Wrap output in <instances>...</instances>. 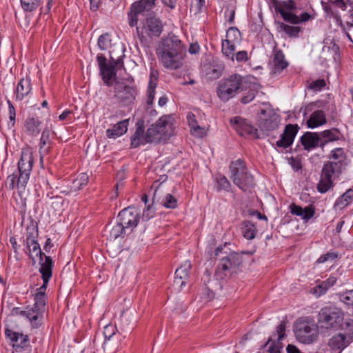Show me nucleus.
Here are the masks:
<instances>
[{
    "label": "nucleus",
    "mask_w": 353,
    "mask_h": 353,
    "mask_svg": "<svg viewBox=\"0 0 353 353\" xmlns=\"http://www.w3.org/2000/svg\"><path fill=\"white\" fill-rule=\"evenodd\" d=\"M157 54L163 67L169 70H176L183 65L186 50L176 36L170 35L162 39Z\"/></svg>",
    "instance_id": "nucleus-1"
},
{
    "label": "nucleus",
    "mask_w": 353,
    "mask_h": 353,
    "mask_svg": "<svg viewBox=\"0 0 353 353\" xmlns=\"http://www.w3.org/2000/svg\"><path fill=\"white\" fill-rule=\"evenodd\" d=\"M34 159L32 152L30 149L21 151V158L18 163L19 175L10 174L6 181V185L10 190H13L15 186L19 190H23L29 180L30 172L32 169Z\"/></svg>",
    "instance_id": "nucleus-2"
},
{
    "label": "nucleus",
    "mask_w": 353,
    "mask_h": 353,
    "mask_svg": "<svg viewBox=\"0 0 353 353\" xmlns=\"http://www.w3.org/2000/svg\"><path fill=\"white\" fill-rule=\"evenodd\" d=\"M26 245L30 257L34 260V254L39 256V272L41 274L43 285L41 289H46L50 279L52 276V261L50 256L43 255L40 245L35 239L32 232H28L26 235Z\"/></svg>",
    "instance_id": "nucleus-3"
},
{
    "label": "nucleus",
    "mask_w": 353,
    "mask_h": 353,
    "mask_svg": "<svg viewBox=\"0 0 353 353\" xmlns=\"http://www.w3.org/2000/svg\"><path fill=\"white\" fill-rule=\"evenodd\" d=\"M163 30V24L159 17L154 15L147 17L137 27V36L142 46H149V39L160 37Z\"/></svg>",
    "instance_id": "nucleus-4"
},
{
    "label": "nucleus",
    "mask_w": 353,
    "mask_h": 353,
    "mask_svg": "<svg viewBox=\"0 0 353 353\" xmlns=\"http://www.w3.org/2000/svg\"><path fill=\"white\" fill-rule=\"evenodd\" d=\"M294 332L301 343L311 344L317 340L320 330L317 323L312 319L304 317L295 322Z\"/></svg>",
    "instance_id": "nucleus-5"
},
{
    "label": "nucleus",
    "mask_w": 353,
    "mask_h": 353,
    "mask_svg": "<svg viewBox=\"0 0 353 353\" xmlns=\"http://www.w3.org/2000/svg\"><path fill=\"white\" fill-rule=\"evenodd\" d=\"M229 168L230 179L241 190L246 192L254 187L253 176L249 172L243 161L238 159L232 161Z\"/></svg>",
    "instance_id": "nucleus-6"
},
{
    "label": "nucleus",
    "mask_w": 353,
    "mask_h": 353,
    "mask_svg": "<svg viewBox=\"0 0 353 353\" xmlns=\"http://www.w3.org/2000/svg\"><path fill=\"white\" fill-rule=\"evenodd\" d=\"M343 319V312L336 307L322 308L318 314L317 319L320 332L323 334L329 330H336L342 325Z\"/></svg>",
    "instance_id": "nucleus-7"
},
{
    "label": "nucleus",
    "mask_w": 353,
    "mask_h": 353,
    "mask_svg": "<svg viewBox=\"0 0 353 353\" xmlns=\"http://www.w3.org/2000/svg\"><path fill=\"white\" fill-rule=\"evenodd\" d=\"M173 124L170 118L162 117L147 130V138L150 143H159L166 141L173 134Z\"/></svg>",
    "instance_id": "nucleus-8"
},
{
    "label": "nucleus",
    "mask_w": 353,
    "mask_h": 353,
    "mask_svg": "<svg viewBox=\"0 0 353 353\" xmlns=\"http://www.w3.org/2000/svg\"><path fill=\"white\" fill-rule=\"evenodd\" d=\"M242 77L235 74L230 75L228 78L223 79L219 81L216 88V93L219 98L224 102L233 98L241 88Z\"/></svg>",
    "instance_id": "nucleus-9"
},
{
    "label": "nucleus",
    "mask_w": 353,
    "mask_h": 353,
    "mask_svg": "<svg viewBox=\"0 0 353 353\" xmlns=\"http://www.w3.org/2000/svg\"><path fill=\"white\" fill-rule=\"evenodd\" d=\"M342 163L328 162L325 163L322 169L321 179L317 185V190L321 193L326 192L333 186V179L337 177L341 172Z\"/></svg>",
    "instance_id": "nucleus-10"
},
{
    "label": "nucleus",
    "mask_w": 353,
    "mask_h": 353,
    "mask_svg": "<svg viewBox=\"0 0 353 353\" xmlns=\"http://www.w3.org/2000/svg\"><path fill=\"white\" fill-rule=\"evenodd\" d=\"M296 3L292 0L279 2L275 6V10L281 14L285 21L289 23L298 24L310 19L311 15L307 12H303L300 16L292 13L293 11L296 10Z\"/></svg>",
    "instance_id": "nucleus-11"
},
{
    "label": "nucleus",
    "mask_w": 353,
    "mask_h": 353,
    "mask_svg": "<svg viewBox=\"0 0 353 353\" xmlns=\"http://www.w3.org/2000/svg\"><path fill=\"white\" fill-rule=\"evenodd\" d=\"M114 92L117 100L123 105H129L132 103L137 94L133 85L126 84L124 82L116 83Z\"/></svg>",
    "instance_id": "nucleus-12"
},
{
    "label": "nucleus",
    "mask_w": 353,
    "mask_h": 353,
    "mask_svg": "<svg viewBox=\"0 0 353 353\" xmlns=\"http://www.w3.org/2000/svg\"><path fill=\"white\" fill-rule=\"evenodd\" d=\"M118 219L119 222L130 232L139 222V213L134 208L128 207L119 212Z\"/></svg>",
    "instance_id": "nucleus-13"
},
{
    "label": "nucleus",
    "mask_w": 353,
    "mask_h": 353,
    "mask_svg": "<svg viewBox=\"0 0 353 353\" xmlns=\"http://www.w3.org/2000/svg\"><path fill=\"white\" fill-rule=\"evenodd\" d=\"M154 189L153 200H157L161 205L166 208L174 209L177 207V200L170 193L165 194L163 196L161 194L164 192V186L158 181L154 182L152 189Z\"/></svg>",
    "instance_id": "nucleus-14"
},
{
    "label": "nucleus",
    "mask_w": 353,
    "mask_h": 353,
    "mask_svg": "<svg viewBox=\"0 0 353 353\" xmlns=\"http://www.w3.org/2000/svg\"><path fill=\"white\" fill-rule=\"evenodd\" d=\"M352 341L353 336L352 334L339 333L330 339L327 345L332 351L341 353Z\"/></svg>",
    "instance_id": "nucleus-15"
},
{
    "label": "nucleus",
    "mask_w": 353,
    "mask_h": 353,
    "mask_svg": "<svg viewBox=\"0 0 353 353\" xmlns=\"http://www.w3.org/2000/svg\"><path fill=\"white\" fill-rule=\"evenodd\" d=\"M230 123L239 135H250L257 137V130L242 117H235L231 119Z\"/></svg>",
    "instance_id": "nucleus-16"
},
{
    "label": "nucleus",
    "mask_w": 353,
    "mask_h": 353,
    "mask_svg": "<svg viewBox=\"0 0 353 353\" xmlns=\"http://www.w3.org/2000/svg\"><path fill=\"white\" fill-rule=\"evenodd\" d=\"M122 65L123 62L120 59L117 60L112 59L108 63V66L100 70L102 79L108 86L112 85L116 79L115 67Z\"/></svg>",
    "instance_id": "nucleus-17"
},
{
    "label": "nucleus",
    "mask_w": 353,
    "mask_h": 353,
    "mask_svg": "<svg viewBox=\"0 0 353 353\" xmlns=\"http://www.w3.org/2000/svg\"><path fill=\"white\" fill-rule=\"evenodd\" d=\"M5 335L12 343L13 347L17 351L19 348H24L28 346L29 337L27 334H23L6 327Z\"/></svg>",
    "instance_id": "nucleus-18"
},
{
    "label": "nucleus",
    "mask_w": 353,
    "mask_h": 353,
    "mask_svg": "<svg viewBox=\"0 0 353 353\" xmlns=\"http://www.w3.org/2000/svg\"><path fill=\"white\" fill-rule=\"evenodd\" d=\"M147 137V132H145L144 130V121L143 120H139L136 123L135 132L130 138L131 147L136 148L141 145H145L150 143Z\"/></svg>",
    "instance_id": "nucleus-19"
},
{
    "label": "nucleus",
    "mask_w": 353,
    "mask_h": 353,
    "mask_svg": "<svg viewBox=\"0 0 353 353\" xmlns=\"http://www.w3.org/2000/svg\"><path fill=\"white\" fill-rule=\"evenodd\" d=\"M297 132V125H287L283 133L281 135V139L276 141V145L283 148L289 147L292 143Z\"/></svg>",
    "instance_id": "nucleus-20"
},
{
    "label": "nucleus",
    "mask_w": 353,
    "mask_h": 353,
    "mask_svg": "<svg viewBox=\"0 0 353 353\" xmlns=\"http://www.w3.org/2000/svg\"><path fill=\"white\" fill-rule=\"evenodd\" d=\"M241 256L236 252L230 253L221 259L219 268L223 271H235L241 263Z\"/></svg>",
    "instance_id": "nucleus-21"
},
{
    "label": "nucleus",
    "mask_w": 353,
    "mask_h": 353,
    "mask_svg": "<svg viewBox=\"0 0 353 353\" xmlns=\"http://www.w3.org/2000/svg\"><path fill=\"white\" fill-rule=\"evenodd\" d=\"M191 268L190 261H185L182 265L177 268L175 271V276L174 279V285L178 289H181L185 285L188 279V272Z\"/></svg>",
    "instance_id": "nucleus-22"
},
{
    "label": "nucleus",
    "mask_w": 353,
    "mask_h": 353,
    "mask_svg": "<svg viewBox=\"0 0 353 353\" xmlns=\"http://www.w3.org/2000/svg\"><path fill=\"white\" fill-rule=\"evenodd\" d=\"M12 314L15 316H21L26 317L30 321L31 326L34 329L39 328L42 324L40 322V316L38 313H35L31 308H27L22 310L19 307H14L12 310Z\"/></svg>",
    "instance_id": "nucleus-23"
},
{
    "label": "nucleus",
    "mask_w": 353,
    "mask_h": 353,
    "mask_svg": "<svg viewBox=\"0 0 353 353\" xmlns=\"http://www.w3.org/2000/svg\"><path fill=\"white\" fill-rule=\"evenodd\" d=\"M271 63L272 65V72L274 74L280 73L288 65V63L285 60V56L281 50L276 48L274 49Z\"/></svg>",
    "instance_id": "nucleus-24"
},
{
    "label": "nucleus",
    "mask_w": 353,
    "mask_h": 353,
    "mask_svg": "<svg viewBox=\"0 0 353 353\" xmlns=\"http://www.w3.org/2000/svg\"><path fill=\"white\" fill-rule=\"evenodd\" d=\"M52 134V128L46 126L42 132L39 146L40 158L42 159L45 154H47L50 149L51 148L52 142L50 139V135Z\"/></svg>",
    "instance_id": "nucleus-25"
},
{
    "label": "nucleus",
    "mask_w": 353,
    "mask_h": 353,
    "mask_svg": "<svg viewBox=\"0 0 353 353\" xmlns=\"http://www.w3.org/2000/svg\"><path fill=\"white\" fill-rule=\"evenodd\" d=\"M240 89L243 92L241 102L247 104L254 99L259 91V85L255 83H245L241 84Z\"/></svg>",
    "instance_id": "nucleus-26"
},
{
    "label": "nucleus",
    "mask_w": 353,
    "mask_h": 353,
    "mask_svg": "<svg viewBox=\"0 0 353 353\" xmlns=\"http://www.w3.org/2000/svg\"><path fill=\"white\" fill-rule=\"evenodd\" d=\"M301 142L305 150H310L316 147L321 146V137L316 132H305L301 138Z\"/></svg>",
    "instance_id": "nucleus-27"
},
{
    "label": "nucleus",
    "mask_w": 353,
    "mask_h": 353,
    "mask_svg": "<svg viewBox=\"0 0 353 353\" xmlns=\"http://www.w3.org/2000/svg\"><path fill=\"white\" fill-rule=\"evenodd\" d=\"M129 125V119H124L118 121L117 123L113 125L111 128H108L105 131L106 136L108 139H115L123 134H124L127 130Z\"/></svg>",
    "instance_id": "nucleus-28"
},
{
    "label": "nucleus",
    "mask_w": 353,
    "mask_h": 353,
    "mask_svg": "<svg viewBox=\"0 0 353 353\" xmlns=\"http://www.w3.org/2000/svg\"><path fill=\"white\" fill-rule=\"evenodd\" d=\"M43 288L41 289V286L39 288V292L35 294L34 304L31 307L35 313H38L40 316V322L42 323L43 319V313L45 311L46 299H45V290Z\"/></svg>",
    "instance_id": "nucleus-29"
},
{
    "label": "nucleus",
    "mask_w": 353,
    "mask_h": 353,
    "mask_svg": "<svg viewBox=\"0 0 353 353\" xmlns=\"http://www.w3.org/2000/svg\"><path fill=\"white\" fill-rule=\"evenodd\" d=\"M32 87L30 84V79L27 77L26 78H22L18 83L16 90L15 96L16 99L21 101L27 96L31 91Z\"/></svg>",
    "instance_id": "nucleus-30"
},
{
    "label": "nucleus",
    "mask_w": 353,
    "mask_h": 353,
    "mask_svg": "<svg viewBox=\"0 0 353 353\" xmlns=\"http://www.w3.org/2000/svg\"><path fill=\"white\" fill-rule=\"evenodd\" d=\"M41 125V121L39 118L29 116L24 122L25 130L28 134L36 137L40 132Z\"/></svg>",
    "instance_id": "nucleus-31"
},
{
    "label": "nucleus",
    "mask_w": 353,
    "mask_h": 353,
    "mask_svg": "<svg viewBox=\"0 0 353 353\" xmlns=\"http://www.w3.org/2000/svg\"><path fill=\"white\" fill-rule=\"evenodd\" d=\"M325 114L322 110H316L311 114L306 122L309 128H315L326 123Z\"/></svg>",
    "instance_id": "nucleus-32"
},
{
    "label": "nucleus",
    "mask_w": 353,
    "mask_h": 353,
    "mask_svg": "<svg viewBox=\"0 0 353 353\" xmlns=\"http://www.w3.org/2000/svg\"><path fill=\"white\" fill-rule=\"evenodd\" d=\"M157 0H139L132 4V10L137 12L149 11L153 8Z\"/></svg>",
    "instance_id": "nucleus-33"
},
{
    "label": "nucleus",
    "mask_w": 353,
    "mask_h": 353,
    "mask_svg": "<svg viewBox=\"0 0 353 353\" xmlns=\"http://www.w3.org/2000/svg\"><path fill=\"white\" fill-rule=\"evenodd\" d=\"M110 231H109V236L108 239L110 241H114L117 239L119 237H123L124 235L128 232L127 229L124 228L119 221L118 223L113 225L110 226L109 225Z\"/></svg>",
    "instance_id": "nucleus-34"
},
{
    "label": "nucleus",
    "mask_w": 353,
    "mask_h": 353,
    "mask_svg": "<svg viewBox=\"0 0 353 353\" xmlns=\"http://www.w3.org/2000/svg\"><path fill=\"white\" fill-rule=\"evenodd\" d=\"M241 230L243 236L249 240L253 239L256 234L255 225L248 221L243 222Z\"/></svg>",
    "instance_id": "nucleus-35"
},
{
    "label": "nucleus",
    "mask_w": 353,
    "mask_h": 353,
    "mask_svg": "<svg viewBox=\"0 0 353 353\" xmlns=\"http://www.w3.org/2000/svg\"><path fill=\"white\" fill-rule=\"evenodd\" d=\"M353 198V190L348 189L345 193L343 194L336 201L335 207L342 209L347 206Z\"/></svg>",
    "instance_id": "nucleus-36"
},
{
    "label": "nucleus",
    "mask_w": 353,
    "mask_h": 353,
    "mask_svg": "<svg viewBox=\"0 0 353 353\" xmlns=\"http://www.w3.org/2000/svg\"><path fill=\"white\" fill-rule=\"evenodd\" d=\"M336 130H327L319 134L321 137V147H323L327 143L335 141L338 139L336 136Z\"/></svg>",
    "instance_id": "nucleus-37"
},
{
    "label": "nucleus",
    "mask_w": 353,
    "mask_h": 353,
    "mask_svg": "<svg viewBox=\"0 0 353 353\" xmlns=\"http://www.w3.org/2000/svg\"><path fill=\"white\" fill-rule=\"evenodd\" d=\"M235 43L224 40L222 42V52L228 58L234 61V59Z\"/></svg>",
    "instance_id": "nucleus-38"
},
{
    "label": "nucleus",
    "mask_w": 353,
    "mask_h": 353,
    "mask_svg": "<svg viewBox=\"0 0 353 353\" xmlns=\"http://www.w3.org/2000/svg\"><path fill=\"white\" fill-rule=\"evenodd\" d=\"M280 29L285 32L290 37H296L301 32V28L297 26H291L283 22L279 23Z\"/></svg>",
    "instance_id": "nucleus-39"
},
{
    "label": "nucleus",
    "mask_w": 353,
    "mask_h": 353,
    "mask_svg": "<svg viewBox=\"0 0 353 353\" xmlns=\"http://www.w3.org/2000/svg\"><path fill=\"white\" fill-rule=\"evenodd\" d=\"M89 176L86 173H81L73 181L72 188L74 190H80L83 185H86L88 181Z\"/></svg>",
    "instance_id": "nucleus-40"
},
{
    "label": "nucleus",
    "mask_w": 353,
    "mask_h": 353,
    "mask_svg": "<svg viewBox=\"0 0 353 353\" xmlns=\"http://www.w3.org/2000/svg\"><path fill=\"white\" fill-rule=\"evenodd\" d=\"M20 1L25 12H32L38 8L41 0H20Z\"/></svg>",
    "instance_id": "nucleus-41"
},
{
    "label": "nucleus",
    "mask_w": 353,
    "mask_h": 353,
    "mask_svg": "<svg viewBox=\"0 0 353 353\" xmlns=\"http://www.w3.org/2000/svg\"><path fill=\"white\" fill-rule=\"evenodd\" d=\"M231 186L230 181L225 176H218L216 179V188L218 191H229Z\"/></svg>",
    "instance_id": "nucleus-42"
},
{
    "label": "nucleus",
    "mask_w": 353,
    "mask_h": 353,
    "mask_svg": "<svg viewBox=\"0 0 353 353\" xmlns=\"http://www.w3.org/2000/svg\"><path fill=\"white\" fill-rule=\"evenodd\" d=\"M111 46V38L108 33L101 34L98 39V46L101 50H106Z\"/></svg>",
    "instance_id": "nucleus-43"
},
{
    "label": "nucleus",
    "mask_w": 353,
    "mask_h": 353,
    "mask_svg": "<svg viewBox=\"0 0 353 353\" xmlns=\"http://www.w3.org/2000/svg\"><path fill=\"white\" fill-rule=\"evenodd\" d=\"M279 119L275 115L270 119H265L263 122V128L265 130H273L278 128Z\"/></svg>",
    "instance_id": "nucleus-44"
},
{
    "label": "nucleus",
    "mask_w": 353,
    "mask_h": 353,
    "mask_svg": "<svg viewBox=\"0 0 353 353\" xmlns=\"http://www.w3.org/2000/svg\"><path fill=\"white\" fill-rule=\"evenodd\" d=\"M240 35V32L236 28H230L226 32V39L225 40L236 43L239 40Z\"/></svg>",
    "instance_id": "nucleus-45"
},
{
    "label": "nucleus",
    "mask_w": 353,
    "mask_h": 353,
    "mask_svg": "<svg viewBox=\"0 0 353 353\" xmlns=\"http://www.w3.org/2000/svg\"><path fill=\"white\" fill-rule=\"evenodd\" d=\"M157 87V82L150 79L147 90V103L150 105L152 103L155 95V89Z\"/></svg>",
    "instance_id": "nucleus-46"
},
{
    "label": "nucleus",
    "mask_w": 353,
    "mask_h": 353,
    "mask_svg": "<svg viewBox=\"0 0 353 353\" xmlns=\"http://www.w3.org/2000/svg\"><path fill=\"white\" fill-rule=\"evenodd\" d=\"M314 213H315L314 206L313 205H310L305 207V208H303V210H302L303 215L301 216V218L304 221H307L314 215Z\"/></svg>",
    "instance_id": "nucleus-47"
},
{
    "label": "nucleus",
    "mask_w": 353,
    "mask_h": 353,
    "mask_svg": "<svg viewBox=\"0 0 353 353\" xmlns=\"http://www.w3.org/2000/svg\"><path fill=\"white\" fill-rule=\"evenodd\" d=\"M325 81L324 79H317L312 81L308 85V88L315 92L320 91L325 86Z\"/></svg>",
    "instance_id": "nucleus-48"
},
{
    "label": "nucleus",
    "mask_w": 353,
    "mask_h": 353,
    "mask_svg": "<svg viewBox=\"0 0 353 353\" xmlns=\"http://www.w3.org/2000/svg\"><path fill=\"white\" fill-rule=\"evenodd\" d=\"M190 132L192 135L201 138L206 134L205 128L200 126L199 124L190 128Z\"/></svg>",
    "instance_id": "nucleus-49"
},
{
    "label": "nucleus",
    "mask_w": 353,
    "mask_h": 353,
    "mask_svg": "<svg viewBox=\"0 0 353 353\" xmlns=\"http://www.w3.org/2000/svg\"><path fill=\"white\" fill-rule=\"evenodd\" d=\"M328 289L329 288L326 283L324 281H323L321 284L314 287L312 289V292L316 296H320L321 295L325 294Z\"/></svg>",
    "instance_id": "nucleus-50"
},
{
    "label": "nucleus",
    "mask_w": 353,
    "mask_h": 353,
    "mask_svg": "<svg viewBox=\"0 0 353 353\" xmlns=\"http://www.w3.org/2000/svg\"><path fill=\"white\" fill-rule=\"evenodd\" d=\"M139 14H141V12H137L134 10H132V7L130 8V12L128 13V23L130 27L137 26Z\"/></svg>",
    "instance_id": "nucleus-51"
},
{
    "label": "nucleus",
    "mask_w": 353,
    "mask_h": 353,
    "mask_svg": "<svg viewBox=\"0 0 353 353\" xmlns=\"http://www.w3.org/2000/svg\"><path fill=\"white\" fill-rule=\"evenodd\" d=\"M337 258V254L334 252H327L322 256H321L318 260L317 263H322L328 261H333Z\"/></svg>",
    "instance_id": "nucleus-52"
},
{
    "label": "nucleus",
    "mask_w": 353,
    "mask_h": 353,
    "mask_svg": "<svg viewBox=\"0 0 353 353\" xmlns=\"http://www.w3.org/2000/svg\"><path fill=\"white\" fill-rule=\"evenodd\" d=\"M342 301L347 305H353V290L344 292L342 294Z\"/></svg>",
    "instance_id": "nucleus-53"
},
{
    "label": "nucleus",
    "mask_w": 353,
    "mask_h": 353,
    "mask_svg": "<svg viewBox=\"0 0 353 353\" xmlns=\"http://www.w3.org/2000/svg\"><path fill=\"white\" fill-rule=\"evenodd\" d=\"M205 3L195 1L190 7V12H193L194 14L199 13L201 11Z\"/></svg>",
    "instance_id": "nucleus-54"
},
{
    "label": "nucleus",
    "mask_w": 353,
    "mask_h": 353,
    "mask_svg": "<svg viewBox=\"0 0 353 353\" xmlns=\"http://www.w3.org/2000/svg\"><path fill=\"white\" fill-rule=\"evenodd\" d=\"M154 215V210L152 208V207L150 205H148L146 207V209L144 210V211L143 212V219H144L145 221H148L150 219L153 217Z\"/></svg>",
    "instance_id": "nucleus-55"
},
{
    "label": "nucleus",
    "mask_w": 353,
    "mask_h": 353,
    "mask_svg": "<svg viewBox=\"0 0 353 353\" xmlns=\"http://www.w3.org/2000/svg\"><path fill=\"white\" fill-rule=\"evenodd\" d=\"M276 332L278 334V340H281L285 336V323L282 321L276 327Z\"/></svg>",
    "instance_id": "nucleus-56"
},
{
    "label": "nucleus",
    "mask_w": 353,
    "mask_h": 353,
    "mask_svg": "<svg viewBox=\"0 0 353 353\" xmlns=\"http://www.w3.org/2000/svg\"><path fill=\"white\" fill-rule=\"evenodd\" d=\"M235 59L238 62L246 61L248 60V52L245 50H241L234 54Z\"/></svg>",
    "instance_id": "nucleus-57"
},
{
    "label": "nucleus",
    "mask_w": 353,
    "mask_h": 353,
    "mask_svg": "<svg viewBox=\"0 0 353 353\" xmlns=\"http://www.w3.org/2000/svg\"><path fill=\"white\" fill-rule=\"evenodd\" d=\"M186 117H187V120H188V125L190 126V128H192L194 125L198 124V122L196 120V117L193 113L188 112Z\"/></svg>",
    "instance_id": "nucleus-58"
},
{
    "label": "nucleus",
    "mask_w": 353,
    "mask_h": 353,
    "mask_svg": "<svg viewBox=\"0 0 353 353\" xmlns=\"http://www.w3.org/2000/svg\"><path fill=\"white\" fill-rule=\"evenodd\" d=\"M290 212L292 214H295L296 216H301L303 215L302 210L303 208L300 206H298L295 205L294 203H292L290 206Z\"/></svg>",
    "instance_id": "nucleus-59"
},
{
    "label": "nucleus",
    "mask_w": 353,
    "mask_h": 353,
    "mask_svg": "<svg viewBox=\"0 0 353 353\" xmlns=\"http://www.w3.org/2000/svg\"><path fill=\"white\" fill-rule=\"evenodd\" d=\"M97 62L99 64V69H102L108 66V63H107L106 58L101 54L97 55Z\"/></svg>",
    "instance_id": "nucleus-60"
},
{
    "label": "nucleus",
    "mask_w": 353,
    "mask_h": 353,
    "mask_svg": "<svg viewBox=\"0 0 353 353\" xmlns=\"http://www.w3.org/2000/svg\"><path fill=\"white\" fill-rule=\"evenodd\" d=\"M343 150L342 148H336L332 151V157L334 159H339L341 161V159L343 157Z\"/></svg>",
    "instance_id": "nucleus-61"
},
{
    "label": "nucleus",
    "mask_w": 353,
    "mask_h": 353,
    "mask_svg": "<svg viewBox=\"0 0 353 353\" xmlns=\"http://www.w3.org/2000/svg\"><path fill=\"white\" fill-rule=\"evenodd\" d=\"M8 105H9V107H8L9 118H10V122L12 123V125H13L14 124L15 116H16L15 109L10 101H8Z\"/></svg>",
    "instance_id": "nucleus-62"
},
{
    "label": "nucleus",
    "mask_w": 353,
    "mask_h": 353,
    "mask_svg": "<svg viewBox=\"0 0 353 353\" xmlns=\"http://www.w3.org/2000/svg\"><path fill=\"white\" fill-rule=\"evenodd\" d=\"M289 163L294 170L297 171L301 168V161L299 159H295L294 157H291L289 159Z\"/></svg>",
    "instance_id": "nucleus-63"
},
{
    "label": "nucleus",
    "mask_w": 353,
    "mask_h": 353,
    "mask_svg": "<svg viewBox=\"0 0 353 353\" xmlns=\"http://www.w3.org/2000/svg\"><path fill=\"white\" fill-rule=\"evenodd\" d=\"M162 3L171 10H174L176 7L177 0H161Z\"/></svg>",
    "instance_id": "nucleus-64"
}]
</instances>
